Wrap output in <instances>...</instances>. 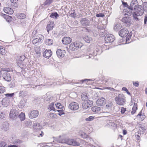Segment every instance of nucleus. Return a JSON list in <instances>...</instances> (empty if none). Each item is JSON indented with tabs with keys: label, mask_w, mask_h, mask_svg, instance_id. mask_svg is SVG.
Returning a JSON list of instances; mask_svg holds the SVG:
<instances>
[{
	"label": "nucleus",
	"mask_w": 147,
	"mask_h": 147,
	"mask_svg": "<svg viewBox=\"0 0 147 147\" xmlns=\"http://www.w3.org/2000/svg\"><path fill=\"white\" fill-rule=\"evenodd\" d=\"M138 5V3L137 0H132L129 8L123 9L124 15L125 16L127 15L128 16H131L132 14V11L136 9Z\"/></svg>",
	"instance_id": "nucleus-1"
},
{
	"label": "nucleus",
	"mask_w": 147,
	"mask_h": 147,
	"mask_svg": "<svg viewBox=\"0 0 147 147\" xmlns=\"http://www.w3.org/2000/svg\"><path fill=\"white\" fill-rule=\"evenodd\" d=\"M135 10V11L133 13V16L135 20L136 21H139V20L138 17L143 14L144 9L141 5H139Z\"/></svg>",
	"instance_id": "nucleus-2"
},
{
	"label": "nucleus",
	"mask_w": 147,
	"mask_h": 147,
	"mask_svg": "<svg viewBox=\"0 0 147 147\" xmlns=\"http://www.w3.org/2000/svg\"><path fill=\"white\" fill-rule=\"evenodd\" d=\"M57 141L59 143H65L68 145L74 146H78L80 145V142L77 140L68 139L65 140V141H63L59 140H58Z\"/></svg>",
	"instance_id": "nucleus-3"
},
{
	"label": "nucleus",
	"mask_w": 147,
	"mask_h": 147,
	"mask_svg": "<svg viewBox=\"0 0 147 147\" xmlns=\"http://www.w3.org/2000/svg\"><path fill=\"white\" fill-rule=\"evenodd\" d=\"M116 103L120 105H123L125 102V97L123 94H120L115 98Z\"/></svg>",
	"instance_id": "nucleus-4"
},
{
	"label": "nucleus",
	"mask_w": 147,
	"mask_h": 147,
	"mask_svg": "<svg viewBox=\"0 0 147 147\" xmlns=\"http://www.w3.org/2000/svg\"><path fill=\"white\" fill-rule=\"evenodd\" d=\"M42 127L40 125L39 123H34L33 125V130L35 131H38L39 134V136L42 137L43 135V132L41 131L40 129Z\"/></svg>",
	"instance_id": "nucleus-5"
},
{
	"label": "nucleus",
	"mask_w": 147,
	"mask_h": 147,
	"mask_svg": "<svg viewBox=\"0 0 147 147\" xmlns=\"http://www.w3.org/2000/svg\"><path fill=\"white\" fill-rule=\"evenodd\" d=\"M82 44L77 42L71 43L69 46V49L72 51L77 50L79 48H81L82 47Z\"/></svg>",
	"instance_id": "nucleus-6"
},
{
	"label": "nucleus",
	"mask_w": 147,
	"mask_h": 147,
	"mask_svg": "<svg viewBox=\"0 0 147 147\" xmlns=\"http://www.w3.org/2000/svg\"><path fill=\"white\" fill-rule=\"evenodd\" d=\"M105 43H110L113 42L115 40V37L112 34H107L105 37Z\"/></svg>",
	"instance_id": "nucleus-7"
},
{
	"label": "nucleus",
	"mask_w": 147,
	"mask_h": 147,
	"mask_svg": "<svg viewBox=\"0 0 147 147\" xmlns=\"http://www.w3.org/2000/svg\"><path fill=\"white\" fill-rule=\"evenodd\" d=\"M18 115V112L17 110L16 109H12L10 111L9 116L13 120H15L17 118Z\"/></svg>",
	"instance_id": "nucleus-8"
},
{
	"label": "nucleus",
	"mask_w": 147,
	"mask_h": 147,
	"mask_svg": "<svg viewBox=\"0 0 147 147\" xmlns=\"http://www.w3.org/2000/svg\"><path fill=\"white\" fill-rule=\"evenodd\" d=\"M38 115L39 112L38 110H34L30 112L28 116L30 119H33L37 117Z\"/></svg>",
	"instance_id": "nucleus-9"
},
{
	"label": "nucleus",
	"mask_w": 147,
	"mask_h": 147,
	"mask_svg": "<svg viewBox=\"0 0 147 147\" xmlns=\"http://www.w3.org/2000/svg\"><path fill=\"white\" fill-rule=\"evenodd\" d=\"M68 108L72 110H76L79 108V106L77 103L73 102L69 104Z\"/></svg>",
	"instance_id": "nucleus-10"
},
{
	"label": "nucleus",
	"mask_w": 147,
	"mask_h": 147,
	"mask_svg": "<svg viewBox=\"0 0 147 147\" xmlns=\"http://www.w3.org/2000/svg\"><path fill=\"white\" fill-rule=\"evenodd\" d=\"M93 102L91 100L84 101L82 104V107L84 109H86L91 107L93 104Z\"/></svg>",
	"instance_id": "nucleus-11"
},
{
	"label": "nucleus",
	"mask_w": 147,
	"mask_h": 147,
	"mask_svg": "<svg viewBox=\"0 0 147 147\" xmlns=\"http://www.w3.org/2000/svg\"><path fill=\"white\" fill-rule=\"evenodd\" d=\"M106 102V100L104 98L102 97L98 99L96 103L97 105L101 106L105 105Z\"/></svg>",
	"instance_id": "nucleus-12"
},
{
	"label": "nucleus",
	"mask_w": 147,
	"mask_h": 147,
	"mask_svg": "<svg viewBox=\"0 0 147 147\" xmlns=\"http://www.w3.org/2000/svg\"><path fill=\"white\" fill-rule=\"evenodd\" d=\"M43 36H41L39 38H36L32 41V43L35 45L37 46L41 43L43 41Z\"/></svg>",
	"instance_id": "nucleus-13"
},
{
	"label": "nucleus",
	"mask_w": 147,
	"mask_h": 147,
	"mask_svg": "<svg viewBox=\"0 0 147 147\" xmlns=\"http://www.w3.org/2000/svg\"><path fill=\"white\" fill-rule=\"evenodd\" d=\"M129 31L126 29L123 28L121 29L119 32V36L122 37H126L128 34Z\"/></svg>",
	"instance_id": "nucleus-14"
},
{
	"label": "nucleus",
	"mask_w": 147,
	"mask_h": 147,
	"mask_svg": "<svg viewBox=\"0 0 147 147\" xmlns=\"http://www.w3.org/2000/svg\"><path fill=\"white\" fill-rule=\"evenodd\" d=\"M66 52V51L64 50L58 49L57 51L56 54L59 58H62L64 56Z\"/></svg>",
	"instance_id": "nucleus-15"
},
{
	"label": "nucleus",
	"mask_w": 147,
	"mask_h": 147,
	"mask_svg": "<svg viewBox=\"0 0 147 147\" xmlns=\"http://www.w3.org/2000/svg\"><path fill=\"white\" fill-rule=\"evenodd\" d=\"M2 77L3 79L7 82H9L11 80V78L9 73L8 72H5L3 74Z\"/></svg>",
	"instance_id": "nucleus-16"
},
{
	"label": "nucleus",
	"mask_w": 147,
	"mask_h": 147,
	"mask_svg": "<svg viewBox=\"0 0 147 147\" xmlns=\"http://www.w3.org/2000/svg\"><path fill=\"white\" fill-rule=\"evenodd\" d=\"M80 23L82 26L86 27L89 26L90 21L89 20L86 18H82L81 20Z\"/></svg>",
	"instance_id": "nucleus-17"
},
{
	"label": "nucleus",
	"mask_w": 147,
	"mask_h": 147,
	"mask_svg": "<svg viewBox=\"0 0 147 147\" xmlns=\"http://www.w3.org/2000/svg\"><path fill=\"white\" fill-rule=\"evenodd\" d=\"M71 39L69 37H65L62 38V42L65 45L70 43L71 41Z\"/></svg>",
	"instance_id": "nucleus-18"
},
{
	"label": "nucleus",
	"mask_w": 147,
	"mask_h": 147,
	"mask_svg": "<svg viewBox=\"0 0 147 147\" xmlns=\"http://www.w3.org/2000/svg\"><path fill=\"white\" fill-rule=\"evenodd\" d=\"M131 18L130 17L125 16L123 18L121 19V21L124 23L125 24L127 25H129L130 24L131 21Z\"/></svg>",
	"instance_id": "nucleus-19"
},
{
	"label": "nucleus",
	"mask_w": 147,
	"mask_h": 147,
	"mask_svg": "<svg viewBox=\"0 0 147 147\" xmlns=\"http://www.w3.org/2000/svg\"><path fill=\"white\" fill-rule=\"evenodd\" d=\"M52 52L51 50H45L43 54V56L45 58H49L52 55Z\"/></svg>",
	"instance_id": "nucleus-20"
},
{
	"label": "nucleus",
	"mask_w": 147,
	"mask_h": 147,
	"mask_svg": "<svg viewBox=\"0 0 147 147\" xmlns=\"http://www.w3.org/2000/svg\"><path fill=\"white\" fill-rule=\"evenodd\" d=\"M3 10L5 13L8 14H12L13 13V10L9 7H5L4 8Z\"/></svg>",
	"instance_id": "nucleus-21"
},
{
	"label": "nucleus",
	"mask_w": 147,
	"mask_h": 147,
	"mask_svg": "<svg viewBox=\"0 0 147 147\" xmlns=\"http://www.w3.org/2000/svg\"><path fill=\"white\" fill-rule=\"evenodd\" d=\"M122 28V26L120 24H115L113 29L116 32L119 31Z\"/></svg>",
	"instance_id": "nucleus-22"
},
{
	"label": "nucleus",
	"mask_w": 147,
	"mask_h": 147,
	"mask_svg": "<svg viewBox=\"0 0 147 147\" xmlns=\"http://www.w3.org/2000/svg\"><path fill=\"white\" fill-rule=\"evenodd\" d=\"M2 103L5 107L7 106L9 104V100L7 98H5L3 99L2 101Z\"/></svg>",
	"instance_id": "nucleus-23"
},
{
	"label": "nucleus",
	"mask_w": 147,
	"mask_h": 147,
	"mask_svg": "<svg viewBox=\"0 0 147 147\" xmlns=\"http://www.w3.org/2000/svg\"><path fill=\"white\" fill-rule=\"evenodd\" d=\"M54 26V22H51L50 24H48L47 27V31L49 32V30H52Z\"/></svg>",
	"instance_id": "nucleus-24"
},
{
	"label": "nucleus",
	"mask_w": 147,
	"mask_h": 147,
	"mask_svg": "<svg viewBox=\"0 0 147 147\" xmlns=\"http://www.w3.org/2000/svg\"><path fill=\"white\" fill-rule=\"evenodd\" d=\"M28 92L26 91H20L19 94V96L20 97L24 98L27 95Z\"/></svg>",
	"instance_id": "nucleus-25"
},
{
	"label": "nucleus",
	"mask_w": 147,
	"mask_h": 147,
	"mask_svg": "<svg viewBox=\"0 0 147 147\" xmlns=\"http://www.w3.org/2000/svg\"><path fill=\"white\" fill-rule=\"evenodd\" d=\"M91 109L93 112L95 113H98L100 112L101 108L99 107L95 106L92 107Z\"/></svg>",
	"instance_id": "nucleus-26"
},
{
	"label": "nucleus",
	"mask_w": 147,
	"mask_h": 147,
	"mask_svg": "<svg viewBox=\"0 0 147 147\" xmlns=\"http://www.w3.org/2000/svg\"><path fill=\"white\" fill-rule=\"evenodd\" d=\"M34 49L37 56L38 57H40L41 55V52H40V49L39 47H35Z\"/></svg>",
	"instance_id": "nucleus-27"
},
{
	"label": "nucleus",
	"mask_w": 147,
	"mask_h": 147,
	"mask_svg": "<svg viewBox=\"0 0 147 147\" xmlns=\"http://www.w3.org/2000/svg\"><path fill=\"white\" fill-rule=\"evenodd\" d=\"M32 125V121L29 119L26 120L24 121V125L25 126L27 127H29Z\"/></svg>",
	"instance_id": "nucleus-28"
},
{
	"label": "nucleus",
	"mask_w": 147,
	"mask_h": 147,
	"mask_svg": "<svg viewBox=\"0 0 147 147\" xmlns=\"http://www.w3.org/2000/svg\"><path fill=\"white\" fill-rule=\"evenodd\" d=\"M49 14H50V17L52 18L57 19L59 16L58 14L56 12L50 13Z\"/></svg>",
	"instance_id": "nucleus-29"
},
{
	"label": "nucleus",
	"mask_w": 147,
	"mask_h": 147,
	"mask_svg": "<svg viewBox=\"0 0 147 147\" xmlns=\"http://www.w3.org/2000/svg\"><path fill=\"white\" fill-rule=\"evenodd\" d=\"M81 99L82 100L85 101L87 100H89L88 99V96L85 93L82 94L81 95Z\"/></svg>",
	"instance_id": "nucleus-30"
},
{
	"label": "nucleus",
	"mask_w": 147,
	"mask_h": 147,
	"mask_svg": "<svg viewBox=\"0 0 147 147\" xmlns=\"http://www.w3.org/2000/svg\"><path fill=\"white\" fill-rule=\"evenodd\" d=\"M83 39L85 42L87 43L90 42V41L92 40V38L88 36H85Z\"/></svg>",
	"instance_id": "nucleus-31"
},
{
	"label": "nucleus",
	"mask_w": 147,
	"mask_h": 147,
	"mask_svg": "<svg viewBox=\"0 0 147 147\" xmlns=\"http://www.w3.org/2000/svg\"><path fill=\"white\" fill-rule=\"evenodd\" d=\"M53 40L52 39H47L45 41L46 44L48 45H51L53 44Z\"/></svg>",
	"instance_id": "nucleus-32"
},
{
	"label": "nucleus",
	"mask_w": 147,
	"mask_h": 147,
	"mask_svg": "<svg viewBox=\"0 0 147 147\" xmlns=\"http://www.w3.org/2000/svg\"><path fill=\"white\" fill-rule=\"evenodd\" d=\"M54 106V103L53 102H52L49 106L48 109L50 110V111L53 110L54 111H55V108Z\"/></svg>",
	"instance_id": "nucleus-33"
},
{
	"label": "nucleus",
	"mask_w": 147,
	"mask_h": 147,
	"mask_svg": "<svg viewBox=\"0 0 147 147\" xmlns=\"http://www.w3.org/2000/svg\"><path fill=\"white\" fill-rule=\"evenodd\" d=\"M18 117H19L20 120L22 121H24L25 119V115L24 113L21 112L20 115H19Z\"/></svg>",
	"instance_id": "nucleus-34"
},
{
	"label": "nucleus",
	"mask_w": 147,
	"mask_h": 147,
	"mask_svg": "<svg viewBox=\"0 0 147 147\" xmlns=\"http://www.w3.org/2000/svg\"><path fill=\"white\" fill-rule=\"evenodd\" d=\"M137 109V107L136 104H134V106L132 109V111L131 112V114H134L136 111Z\"/></svg>",
	"instance_id": "nucleus-35"
},
{
	"label": "nucleus",
	"mask_w": 147,
	"mask_h": 147,
	"mask_svg": "<svg viewBox=\"0 0 147 147\" xmlns=\"http://www.w3.org/2000/svg\"><path fill=\"white\" fill-rule=\"evenodd\" d=\"M93 81V80L92 79H85L84 80H81V82L82 83L83 82H85L86 84H92V82H90V81Z\"/></svg>",
	"instance_id": "nucleus-36"
},
{
	"label": "nucleus",
	"mask_w": 147,
	"mask_h": 147,
	"mask_svg": "<svg viewBox=\"0 0 147 147\" xmlns=\"http://www.w3.org/2000/svg\"><path fill=\"white\" fill-rule=\"evenodd\" d=\"M5 18L6 19L7 21L8 22H10L12 19V18L11 16L8 15H5Z\"/></svg>",
	"instance_id": "nucleus-37"
},
{
	"label": "nucleus",
	"mask_w": 147,
	"mask_h": 147,
	"mask_svg": "<svg viewBox=\"0 0 147 147\" xmlns=\"http://www.w3.org/2000/svg\"><path fill=\"white\" fill-rule=\"evenodd\" d=\"M99 55L98 52L97 51V50H95L94 52L92 53V54H90L89 56V58H91L92 56L93 55L94 56H96L97 55Z\"/></svg>",
	"instance_id": "nucleus-38"
},
{
	"label": "nucleus",
	"mask_w": 147,
	"mask_h": 147,
	"mask_svg": "<svg viewBox=\"0 0 147 147\" xmlns=\"http://www.w3.org/2000/svg\"><path fill=\"white\" fill-rule=\"evenodd\" d=\"M22 141L19 139L15 140L13 141V144L17 145L22 143Z\"/></svg>",
	"instance_id": "nucleus-39"
},
{
	"label": "nucleus",
	"mask_w": 147,
	"mask_h": 147,
	"mask_svg": "<svg viewBox=\"0 0 147 147\" xmlns=\"http://www.w3.org/2000/svg\"><path fill=\"white\" fill-rule=\"evenodd\" d=\"M80 135L81 137L84 138H86L88 136V135L86 134V133L84 132H81L80 133Z\"/></svg>",
	"instance_id": "nucleus-40"
},
{
	"label": "nucleus",
	"mask_w": 147,
	"mask_h": 147,
	"mask_svg": "<svg viewBox=\"0 0 147 147\" xmlns=\"http://www.w3.org/2000/svg\"><path fill=\"white\" fill-rule=\"evenodd\" d=\"M19 17L21 19H24L26 17V15L24 13H20L18 14Z\"/></svg>",
	"instance_id": "nucleus-41"
},
{
	"label": "nucleus",
	"mask_w": 147,
	"mask_h": 147,
	"mask_svg": "<svg viewBox=\"0 0 147 147\" xmlns=\"http://www.w3.org/2000/svg\"><path fill=\"white\" fill-rule=\"evenodd\" d=\"M0 53L1 54L4 55L5 53V50L2 46H0Z\"/></svg>",
	"instance_id": "nucleus-42"
},
{
	"label": "nucleus",
	"mask_w": 147,
	"mask_h": 147,
	"mask_svg": "<svg viewBox=\"0 0 147 147\" xmlns=\"http://www.w3.org/2000/svg\"><path fill=\"white\" fill-rule=\"evenodd\" d=\"M94 118V117L93 116H90L86 118L85 120L86 121H92Z\"/></svg>",
	"instance_id": "nucleus-43"
},
{
	"label": "nucleus",
	"mask_w": 147,
	"mask_h": 147,
	"mask_svg": "<svg viewBox=\"0 0 147 147\" xmlns=\"http://www.w3.org/2000/svg\"><path fill=\"white\" fill-rule=\"evenodd\" d=\"M142 5L144 11L147 12V2H144L143 3Z\"/></svg>",
	"instance_id": "nucleus-44"
},
{
	"label": "nucleus",
	"mask_w": 147,
	"mask_h": 147,
	"mask_svg": "<svg viewBox=\"0 0 147 147\" xmlns=\"http://www.w3.org/2000/svg\"><path fill=\"white\" fill-rule=\"evenodd\" d=\"M7 146L5 142H1L0 143V147H7Z\"/></svg>",
	"instance_id": "nucleus-45"
},
{
	"label": "nucleus",
	"mask_w": 147,
	"mask_h": 147,
	"mask_svg": "<svg viewBox=\"0 0 147 147\" xmlns=\"http://www.w3.org/2000/svg\"><path fill=\"white\" fill-rule=\"evenodd\" d=\"M5 91V88L4 87L0 86V94L4 93Z\"/></svg>",
	"instance_id": "nucleus-46"
},
{
	"label": "nucleus",
	"mask_w": 147,
	"mask_h": 147,
	"mask_svg": "<svg viewBox=\"0 0 147 147\" xmlns=\"http://www.w3.org/2000/svg\"><path fill=\"white\" fill-rule=\"evenodd\" d=\"M57 111L59 113H58V115L60 116H61L62 115L65 114L63 111L62 109L61 110H57Z\"/></svg>",
	"instance_id": "nucleus-47"
},
{
	"label": "nucleus",
	"mask_w": 147,
	"mask_h": 147,
	"mask_svg": "<svg viewBox=\"0 0 147 147\" xmlns=\"http://www.w3.org/2000/svg\"><path fill=\"white\" fill-rule=\"evenodd\" d=\"M52 2V0H46L44 3L45 5H49Z\"/></svg>",
	"instance_id": "nucleus-48"
},
{
	"label": "nucleus",
	"mask_w": 147,
	"mask_h": 147,
	"mask_svg": "<svg viewBox=\"0 0 147 147\" xmlns=\"http://www.w3.org/2000/svg\"><path fill=\"white\" fill-rule=\"evenodd\" d=\"M14 93H7L5 94V95L6 97H11L14 95Z\"/></svg>",
	"instance_id": "nucleus-49"
},
{
	"label": "nucleus",
	"mask_w": 147,
	"mask_h": 147,
	"mask_svg": "<svg viewBox=\"0 0 147 147\" xmlns=\"http://www.w3.org/2000/svg\"><path fill=\"white\" fill-rule=\"evenodd\" d=\"M53 97L51 95H49L45 98L46 100L47 101H51L52 100Z\"/></svg>",
	"instance_id": "nucleus-50"
},
{
	"label": "nucleus",
	"mask_w": 147,
	"mask_h": 147,
	"mask_svg": "<svg viewBox=\"0 0 147 147\" xmlns=\"http://www.w3.org/2000/svg\"><path fill=\"white\" fill-rule=\"evenodd\" d=\"M146 129V127H144L143 126L141 125L139 127V130L140 131H144V130Z\"/></svg>",
	"instance_id": "nucleus-51"
},
{
	"label": "nucleus",
	"mask_w": 147,
	"mask_h": 147,
	"mask_svg": "<svg viewBox=\"0 0 147 147\" xmlns=\"http://www.w3.org/2000/svg\"><path fill=\"white\" fill-rule=\"evenodd\" d=\"M122 4L124 7H126L127 8H128L129 7V6L128 5L127 2L122 1Z\"/></svg>",
	"instance_id": "nucleus-52"
},
{
	"label": "nucleus",
	"mask_w": 147,
	"mask_h": 147,
	"mask_svg": "<svg viewBox=\"0 0 147 147\" xmlns=\"http://www.w3.org/2000/svg\"><path fill=\"white\" fill-rule=\"evenodd\" d=\"M100 31V33H102V34H100L102 36H104L106 34V32L104 29H102Z\"/></svg>",
	"instance_id": "nucleus-53"
},
{
	"label": "nucleus",
	"mask_w": 147,
	"mask_h": 147,
	"mask_svg": "<svg viewBox=\"0 0 147 147\" xmlns=\"http://www.w3.org/2000/svg\"><path fill=\"white\" fill-rule=\"evenodd\" d=\"M96 16L97 17H103L104 16V15L103 13H99L96 14Z\"/></svg>",
	"instance_id": "nucleus-54"
},
{
	"label": "nucleus",
	"mask_w": 147,
	"mask_h": 147,
	"mask_svg": "<svg viewBox=\"0 0 147 147\" xmlns=\"http://www.w3.org/2000/svg\"><path fill=\"white\" fill-rule=\"evenodd\" d=\"M24 101L23 100H21L20 103H19V105L21 106V107H24L25 105L24 103Z\"/></svg>",
	"instance_id": "nucleus-55"
},
{
	"label": "nucleus",
	"mask_w": 147,
	"mask_h": 147,
	"mask_svg": "<svg viewBox=\"0 0 147 147\" xmlns=\"http://www.w3.org/2000/svg\"><path fill=\"white\" fill-rule=\"evenodd\" d=\"M133 84L136 87H137L139 86V82L138 81L136 82H133Z\"/></svg>",
	"instance_id": "nucleus-56"
},
{
	"label": "nucleus",
	"mask_w": 147,
	"mask_h": 147,
	"mask_svg": "<svg viewBox=\"0 0 147 147\" xmlns=\"http://www.w3.org/2000/svg\"><path fill=\"white\" fill-rule=\"evenodd\" d=\"M126 111V108H124L123 107H121V113H124Z\"/></svg>",
	"instance_id": "nucleus-57"
},
{
	"label": "nucleus",
	"mask_w": 147,
	"mask_h": 147,
	"mask_svg": "<svg viewBox=\"0 0 147 147\" xmlns=\"http://www.w3.org/2000/svg\"><path fill=\"white\" fill-rule=\"evenodd\" d=\"M4 118V115L3 113H0V119H2Z\"/></svg>",
	"instance_id": "nucleus-58"
},
{
	"label": "nucleus",
	"mask_w": 147,
	"mask_h": 147,
	"mask_svg": "<svg viewBox=\"0 0 147 147\" xmlns=\"http://www.w3.org/2000/svg\"><path fill=\"white\" fill-rule=\"evenodd\" d=\"M147 22V16H145L144 17V23L145 24H146V22Z\"/></svg>",
	"instance_id": "nucleus-59"
},
{
	"label": "nucleus",
	"mask_w": 147,
	"mask_h": 147,
	"mask_svg": "<svg viewBox=\"0 0 147 147\" xmlns=\"http://www.w3.org/2000/svg\"><path fill=\"white\" fill-rule=\"evenodd\" d=\"M12 4L11 5V6L12 7L13 6L15 7H16L18 6V5L16 3V2L15 3H12Z\"/></svg>",
	"instance_id": "nucleus-60"
},
{
	"label": "nucleus",
	"mask_w": 147,
	"mask_h": 147,
	"mask_svg": "<svg viewBox=\"0 0 147 147\" xmlns=\"http://www.w3.org/2000/svg\"><path fill=\"white\" fill-rule=\"evenodd\" d=\"M142 110L140 111L139 114L137 115V117H138L141 116H142Z\"/></svg>",
	"instance_id": "nucleus-61"
},
{
	"label": "nucleus",
	"mask_w": 147,
	"mask_h": 147,
	"mask_svg": "<svg viewBox=\"0 0 147 147\" xmlns=\"http://www.w3.org/2000/svg\"><path fill=\"white\" fill-rule=\"evenodd\" d=\"M61 105V104L60 103H57L55 104V105L56 106V108H57V107H58Z\"/></svg>",
	"instance_id": "nucleus-62"
},
{
	"label": "nucleus",
	"mask_w": 147,
	"mask_h": 147,
	"mask_svg": "<svg viewBox=\"0 0 147 147\" xmlns=\"http://www.w3.org/2000/svg\"><path fill=\"white\" fill-rule=\"evenodd\" d=\"M37 33V31L36 30H34L32 32V34L33 36L35 35Z\"/></svg>",
	"instance_id": "nucleus-63"
},
{
	"label": "nucleus",
	"mask_w": 147,
	"mask_h": 147,
	"mask_svg": "<svg viewBox=\"0 0 147 147\" xmlns=\"http://www.w3.org/2000/svg\"><path fill=\"white\" fill-rule=\"evenodd\" d=\"M50 116L52 118H55V115L53 113H51L50 114Z\"/></svg>",
	"instance_id": "nucleus-64"
}]
</instances>
